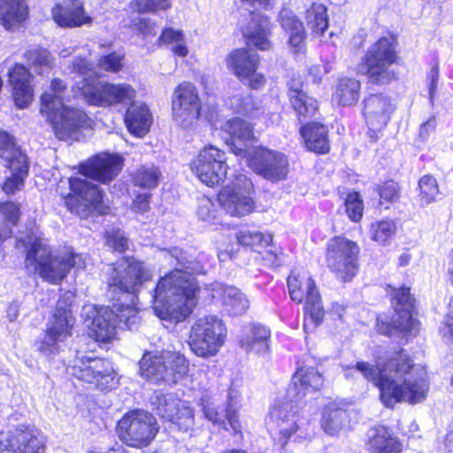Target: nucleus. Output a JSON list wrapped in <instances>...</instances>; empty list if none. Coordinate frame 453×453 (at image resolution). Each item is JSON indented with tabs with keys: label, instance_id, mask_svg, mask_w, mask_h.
Segmentation results:
<instances>
[{
	"label": "nucleus",
	"instance_id": "obj_36",
	"mask_svg": "<svg viewBox=\"0 0 453 453\" xmlns=\"http://www.w3.org/2000/svg\"><path fill=\"white\" fill-rule=\"evenodd\" d=\"M125 122L131 134L142 137L150 130L152 115L145 104L133 103L127 110Z\"/></svg>",
	"mask_w": 453,
	"mask_h": 453
},
{
	"label": "nucleus",
	"instance_id": "obj_40",
	"mask_svg": "<svg viewBox=\"0 0 453 453\" xmlns=\"http://www.w3.org/2000/svg\"><path fill=\"white\" fill-rule=\"evenodd\" d=\"M219 291H220L224 308L231 316L242 315L249 309L250 301L239 288L220 285Z\"/></svg>",
	"mask_w": 453,
	"mask_h": 453
},
{
	"label": "nucleus",
	"instance_id": "obj_37",
	"mask_svg": "<svg viewBox=\"0 0 453 453\" xmlns=\"http://www.w3.org/2000/svg\"><path fill=\"white\" fill-rule=\"evenodd\" d=\"M25 0H1L0 23L6 30L18 27L27 17Z\"/></svg>",
	"mask_w": 453,
	"mask_h": 453
},
{
	"label": "nucleus",
	"instance_id": "obj_12",
	"mask_svg": "<svg viewBox=\"0 0 453 453\" xmlns=\"http://www.w3.org/2000/svg\"><path fill=\"white\" fill-rule=\"evenodd\" d=\"M67 373L87 383L95 384L102 391L116 388L119 379L111 363L104 358L83 356L77 351L73 365L66 368Z\"/></svg>",
	"mask_w": 453,
	"mask_h": 453
},
{
	"label": "nucleus",
	"instance_id": "obj_54",
	"mask_svg": "<svg viewBox=\"0 0 453 453\" xmlns=\"http://www.w3.org/2000/svg\"><path fill=\"white\" fill-rule=\"evenodd\" d=\"M26 60L35 68L51 67L52 57L51 54L43 48L35 47L25 53Z\"/></svg>",
	"mask_w": 453,
	"mask_h": 453
},
{
	"label": "nucleus",
	"instance_id": "obj_22",
	"mask_svg": "<svg viewBox=\"0 0 453 453\" xmlns=\"http://www.w3.org/2000/svg\"><path fill=\"white\" fill-rule=\"evenodd\" d=\"M201 103L196 87L189 82L180 83L173 96V117L180 127L187 128L199 118Z\"/></svg>",
	"mask_w": 453,
	"mask_h": 453
},
{
	"label": "nucleus",
	"instance_id": "obj_57",
	"mask_svg": "<svg viewBox=\"0 0 453 453\" xmlns=\"http://www.w3.org/2000/svg\"><path fill=\"white\" fill-rule=\"evenodd\" d=\"M217 210L214 203L208 197L203 196L198 200L197 216L208 222H213L217 218Z\"/></svg>",
	"mask_w": 453,
	"mask_h": 453
},
{
	"label": "nucleus",
	"instance_id": "obj_10",
	"mask_svg": "<svg viewBox=\"0 0 453 453\" xmlns=\"http://www.w3.org/2000/svg\"><path fill=\"white\" fill-rule=\"evenodd\" d=\"M111 276L109 278V292L119 293L123 296H130L134 303V294L151 281L150 270L142 262L131 257L122 258L112 266L109 267Z\"/></svg>",
	"mask_w": 453,
	"mask_h": 453
},
{
	"label": "nucleus",
	"instance_id": "obj_45",
	"mask_svg": "<svg viewBox=\"0 0 453 453\" xmlns=\"http://www.w3.org/2000/svg\"><path fill=\"white\" fill-rule=\"evenodd\" d=\"M229 104L234 111L250 118H258L264 113L259 103L250 94L235 95L230 98Z\"/></svg>",
	"mask_w": 453,
	"mask_h": 453
},
{
	"label": "nucleus",
	"instance_id": "obj_30",
	"mask_svg": "<svg viewBox=\"0 0 453 453\" xmlns=\"http://www.w3.org/2000/svg\"><path fill=\"white\" fill-rule=\"evenodd\" d=\"M54 21L63 27H80L91 22V18L85 14L81 0H69L57 4L51 10Z\"/></svg>",
	"mask_w": 453,
	"mask_h": 453
},
{
	"label": "nucleus",
	"instance_id": "obj_19",
	"mask_svg": "<svg viewBox=\"0 0 453 453\" xmlns=\"http://www.w3.org/2000/svg\"><path fill=\"white\" fill-rule=\"evenodd\" d=\"M252 183L244 174H237L234 180L226 185L218 195L222 209L231 216L242 217L254 209V202L250 196Z\"/></svg>",
	"mask_w": 453,
	"mask_h": 453
},
{
	"label": "nucleus",
	"instance_id": "obj_31",
	"mask_svg": "<svg viewBox=\"0 0 453 453\" xmlns=\"http://www.w3.org/2000/svg\"><path fill=\"white\" fill-rule=\"evenodd\" d=\"M366 447L371 453H401L402 445L386 426H375L366 434Z\"/></svg>",
	"mask_w": 453,
	"mask_h": 453
},
{
	"label": "nucleus",
	"instance_id": "obj_16",
	"mask_svg": "<svg viewBox=\"0 0 453 453\" xmlns=\"http://www.w3.org/2000/svg\"><path fill=\"white\" fill-rule=\"evenodd\" d=\"M158 432L156 418L148 411H133L126 414L118 424L119 439L130 447L148 446Z\"/></svg>",
	"mask_w": 453,
	"mask_h": 453
},
{
	"label": "nucleus",
	"instance_id": "obj_32",
	"mask_svg": "<svg viewBox=\"0 0 453 453\" xmlns=\"http://www.w3.org/2000/svg\"><path fill=\"white\" fill-rule=\"evenodd\" d=\"M223 129L231 137V143H228L230 150L236 156L245 157L247 150L242 142L254 139L252 125L240 118H233L227 120Z\"/></svg>",
	"mask_w": 453,
	"mask_h": 453
},
{
	"label": "nucleus",
	"instance_id": "obj_60",
	"mask_svg": "<svg viewBox=\"0 0 453 453\" xmlns=\"http://www.w3.org/2000/svg\"><path fill=\"white\" fill-rule=\"evenodd\" d=\"M440 334L447 343H453V312L445 317L440 326Z\"/></svg>",
	"mask_w": 453,
	"mask_h": 453
},
{
	"label": "nucleus",
	"instance_id": "obj_51",
	"mask_svg": "<svg viewBox=\"0 0 453 453\" xmlns=\"http://www.w3.org/2000/svg\"><path fill=\"white\" fill-rule=\"evenodd\" d=\"M418 188L422 205L434 202L439 194L437 180L432 175H424L418 181Z\"/></svg>",
	"mask_w": 453,
	"mask_h": 453
},
{
	"label": "nucleus",
	"instance_id": "obj_25",
	"mask_svg": "<svg viewBox=\"0 0 453 453\" xmlns=\"http://www.w3.org/2000/svg\"><path fill=\"white\" fill-rule=\"evenodd\" d=\"M250 164L257 174L272 181L283 180L288 174V161L280 152L267 149L257 150Z\"/></svg>",
	"mask_w": 453,
	"mask_h": 453
},
{
	"label": "nucleus",
	"instance_id": "obj_17",
	"mask_svg": "<svg viewBox=\"0 0 453 453\" xmlns=\"http://www.w3.org/2000/svg\"><path fill=\"white\" fill-rule=\"evenodd\" d=\"M71 191L76 196L66 200L68 209L81 218H87L95 212L106 214L109 207L104 204V194L98 186L86 179L73 177L69 179Z\"/></svg>",
	"mask_w": 453,
	"mask_h": 453
},
{
	"label": "nucleus",
	"instance_id": "obj_55",
	"mask_svg": "<svg viewBox=\"0 0 453 453\" xmlns=\"http://www.w3.org/2000/svg\"><path fill=\"white\" fill-rule=\"evenodd\" d=\"M345 210L350 220L358 222L363 217L364 204L358 193H349L345 200Z\"/></svg>",
	"mask_w": 453,
	"mask_h": 453
},
{
	"label": "nucleus",
	"instance_id": "obj_46",
	"mask_svg": "<svg viewBox=\"0 0 453 453\" xmlns=\"http://www.w3.org/2000/svg\"><path fill=\"white\" fill-rule=\"evenodd\" d=\"M160 45H172L171 50L178 57L185 58L188 54L182 31L173 27L165 28L158 37Z\"/></svg>",
	"mask_w": 453,
	"mask_h": 453
},
{
	"label": "nucleus",
	"instance_id": "obj_53",
	"mask_svg": "<svg viewBox=\"0 0 453 453\" xmlns=\"http://www.w3.org/2000/svg\"><path fill=\"white\" fill-rule=\"evenodd\" d=\"M129 7L133 12L138 13L157 12L166 11L171 7L169 0H132Z\"/></svg>",
	"mask_w": 453,
	"mask_h": 453
},
{
	"label": "nucleus",
	"instance_id": "obj_11",
	"mask_svg": "<svg viewBox=\"0 0 453 453\" xmlns=\"http://www.w3.org/2000/svg\"><path fill=\"white\" fill-rule=\"evenodd\" d=\"M393 300L395 314L390 319L387 317L377 319L379 331L388 336L403 333L415 335L418 322L412 316L415 299L411 295L410 288L402 287L395 289Z\"/></svg>",
	"mask_w": 453,
	"mask_h": 453
},
{
	"label": "nucleus",
	"instance_id": "obj_27",
	"mask_svg": "<svg viewBox=\"0 0 453 453\" xmlns=\"http://www.w3.org/2000/svg\"><path fill=\"white\" fill-rule=\"evenodd\" d=\"M121 166L122 159L119 156L104 154L81 164L80 173L87 178L107 183L118 175Z\"/></svg>",
	"mask_w": 453,
	"mask_h": 453
},
{
	"label": "nucleus",
	"instance_id": "obj_56",
	"mask_svg": "<svg viewBox=\"0 0 453 453\" xmlns=\"http://www.w3.org/2000/svg\"><path fill=\"white\" fill-rule=\"evenodd\" d=\"M132 30L136 31L142 37H152L157 34V23L149 18H133L128 26Z\"/></svg>",
	"mask_w": 453,
	"mask_h": 453
},
{
	"label": "nucleus",
	"instance_id": "obj_3",
	"mask_svg": "<svg viewBox=\"0 0 453 453\" xmlns=\"http://www.w3.org/2000/svg\"><path fill=\"white\" fill-rule=\"evenodd\" d=\"M324 384L323 375L313 367H301L293 375L287 397L289 402L273 405L267 425L274 440L281 449L287 445L291 435L300 428L296 408L293 403H300L308 395L320 390Z\"/></svg>",
	"mask_w": 453,
	"mask_h": 453
},
{
	"label": "nucleus",
	"instance_id": "obj_28",
	"mask_svg": "<svg viewBox=\"0 0 453 453\" xmlns=\"http://www.w3.org/2000/svg\"><path fill=\"white\" fill-rule=\"evenodd\" d=\"M363 114L370 130L384 127L395 108L390 97L383 94H372L365 98Z\"/></svg>",
	"mask_w": 453,
	"mask_h": 453
},
{
	"label": "nucleus",
	"instance_id": "obj_9",
	"mask_svg": "<svg viewBox=\"0 0 453 453\" xmlns=\"http://www.w3.org/2000/svg\"><path fill=\"white\" fill-rule=\"evenodd\" d=\"M0 164L10 173L2 187L3 190L6 194H14L21 189L28 176L29 160L17 145L15 137L4 130H0Z\"/></svg>",
	"mask_w": 453,
	"mask_h": 453
},
{
	"label": "nucleus",
	"instance_id": "obj_2",
	"mask_svg": "<svg viewBox=\"0 0 453 453\" xmlns=\"http://www.w3.org/2000/svg\"><path fill=\"white\" fill-rule=\"evenodd\" d=\"M162 254L165 258L174 259L179 267L162 277L148 294L158 318L179 323L185 320L196 305L199 288L190 272H203V266L188 260L183 250L176 247Z\"/></svg>",
	"mask_w": 453,
	"mask_h": 453
},
{
	"label": "nucleus",
	"instance_id": "obj_49",
	"mask_svg": "<svg viewBox=\"0 0 453 453\" xmlns=\"http://www.w3.org/2000/svg\"><path fill=\"white\" fill-rule=\"evenodd\" d=\"M372 239L380 244H386L395 234L394 220L385 219L371 224Z\"/></svg>",
	"mask_w": 453,
	"mask_h": 453
},
{
	"label": "nucleus",
	"instance_id": "obj_63",
	"mask_svg": "<svg viewBox=\"0 0 453 453\" xmlns=\"http://www.w3.org/2000/svg\"><path fill=\"white\" fill-rule=\"evenodd\" d=\"M150 198L149 194H140L136 196L134 201V209L136 212L144 213L150 209Z\"/></svg>",
	"mask_w": 453,
	"mask_h": 453
},
{
	"label": "nucleus",
	"instance_id": "obj_15",
	"mask_svg": "<svg viewBox=\"0 0 453 453\" xmlns=\"http://www.w3.org/2000/svg\"><path fill=\"white\" fill-rule=\"evenodd\" d=\"M358 245L345 237L332 238L326 248V261L329 271L342 281H349L358 270Z\"/></svg>",
	"mask_w": 453,
	"mask_h": 453
},
{
	"label": "nucleus",
	"instance_id": "obj_38",
	"mask_svg": "<svg viewBox=\"0 0 453 453\" xmlns=\"http://www.w3.org/2000/svg\"><path fill=\"white\" fill-rule=\"evenodd\" d=\"M300 132L309 150L319 154H326L329 151L328 130L326 126L311 122L303 126Z\"/></svg>",
	"mask_w": 453,
	"mask_h": 453
},
{
	"label": "nucleus",
	"instance_id": "obj_35",
	"mask_svg": "<svg viewBox=\"0 0 453 453\" xmlns=\"http://www.w3.org/2000/svg\"><path fill=\"white\" fill-rule=\"evenodd\" d=\"M270 336L271 331L267 326L253 324L245 328L240 344L247 352L265 355L270 349Z\"/></svg>",
	"mask_w": 453,
	"mask_h": 453
},
{
	"label": "nucleus",
	"instance_id": "obj_20",
	"mask_svg": "<svg viewBox=\"0 0 453 453\" xmlns=\"http://www.w3.org/2000/svg\"><path fill=\"white\" fill-rule=\"evenodd\" d=\"M241 403V393L234 388H230L227 393V401L225 411H219V406L208 397L201 399V406L204 417L214 426L228 430L230 426L235 435L242 437V425L239 421L238 411Z\"/></svg>",
	"mask_w": 453,
	"mask_h": 453
},
{
	"label": "nucleus",
	"instance_id": "obj_48",
	"mask_svg": "<svg viewBox=\"0 0 453 453\" xmlns=\"http://www.w3.org/2000/svg\"><path fill=\"white\" fill-rule=\"evenodd\" d=\"M161 172L154 165H142L134 177L135 186L142 188L152 189L157 187Z\"/></svg>",
	"mask_w": 453,
	"mask_h": 453
},
{
	"label": "nucleus",
	"instance_id": "obj_64",
	"mask_svg": "<svg viewBox=\"0 0 453 453\" xmlns=\"http://www.w3.org/2000/svg\"><path fill=\"white\" fill-rule=\"evenodd\" d=\"M248 81L249 86L252 89H259L264 87L265 83V76L259 73H257V70H254L248 77L244 79L243 81Z\"/></svg>",
	"mask_w": 453,
	"mask_h": 453
},
{
	"label": "nucleus",
	"instance_id": "obj_50",
	"mask_svg": "<svg viewBox=\"0 0 453 453\" xmlns=\"http://www.w3.org/2000/svg\"><path fill=\"white\" fill-rule=\"evenodd\" d=\"M239 244L246 247L269 245L273 241L270 234H263L256 230L242 229L235 234Z\"/></svg>",
	"mask_w": 453,
	"mask_h": 453
},
{
	"label": "nucleus",
	"instance_id": "obj_33",
	"mask_svg": "<svg viewBox=\"0 0 453 453\" xmlns=\"http://www.w3.org/2000/svg\"><path fill=\"white\" fill-rule=\"evenodd\" d=\"M251 19L243 32L249 44L260 50H267L272 44L269 40L271 35V24L267 17L250 11Z\"/></svg>",
	"mask_w": 453,
	"mask_h": 453
},
{
	"label": "nucleus",
	"instance_id": "obj_52",
	"mask_svg": "<svg viewBox=\"0 0 453 453\" xmlns=\"http://www.w3.org/2000/svg\"><path fill=\"white\" fill-rule=\"evenodd\" d=\"M19 207L13 202H5L0 204V218L5 220V227L3 233H0V238L5 239L11 234V226L17 224L19 219Z\"/></svg>",
	"mask_w": 453,
	"mask_h": 453
},
{
	"label": "nucleus",
	"instance_id": "obj_14",
	"mask_svg": "<svg viewBox=\"0 0 453 453\" xmlns=\"http://www.w3.org/2000/svg\"><path fill=\"white\" fill-rule=\"evenodd\" d=\"M73 325V318L71 311L66 308L65 303L62 305V301L59 300L46 330L35 342V350L47 358L57 356L65 341L71 336Z\"/></svg>",
	"mask_w": 453,
	"mask_h": 453
},
{
	"label": "nucleus",
	"instance_id": "obj_34",
	"mask_svg": "<svg viewBox=\"0 0 453 453\" xmlns=\"http://www.w3.org/2000/svg\"><path fill=\"white\" fill-rule=\"evenodd\" d=\"M226 63L229 70L244 81L254 70L257 69L259 57L252 50L237 49L226 57Z\"/></svg>",
	"mask_w": 453,
	"mask_h": 453
},
{
	"label": "nucleus",
	"instance_id": "obj_41",
	"mask_svg": "<svg viewBox=\"0 0 453 453\" xmlns=\"http://www.w3.org/2000/svg\"><path fill=\"white\" fill-rule=\"evenodd\" d=\"M360 87L359 81L342 77L338 81L333 98L340 105L355 104L359 99Z\"/></svg>",
	"mask_w": 453,
	"mask_h": 453
},
{
	"label": "nucleus",
	"instance_id": "obj_26",
	"mask_svg": "<svg viewBox=\"0 0 453 453\" xmlns=\"http://www.w3.org/2000/svg\"><path fill=\"white\" fill-rule=\"evenodd\" d=\"M156 412L162 418L170 421L180 430L188 431L194 425L193 410L185 402L173 395L157 397Z\"/></svg>",
	"mask_w": 453,
	"mask_h": 453
},
{
	"label": "nucleus",
	"instance_id": "obj_29",
	"mask_svg": "<svg viewBox=\"0 0 453 453\" xmlns=\"http://www.w3.org/2000/svg\"><path fill=\"white\" fill-rule=\"evenodd\" d=\"M8 78L16 106L19 109L27 108L34 98L32 73L23 65L16 64L8 72Z\"/></svg>",
	"mask_w": 453,
	"mask_h": 453
},
{
	"label": "nucleus",
	"instance_id": "obj_61",
	"mask_svg": "<svg viewBox=\"0 0 453 453\" xmlns=\"http://www.w3.org/2000/svg\"><path fill=\"white\" fill-rule=\"evenodd\" d=\"M108 243L115 251L122 253L128 249L129 241L123 234L117 233L109 239Z\"/></svg>",
	"mask_w": 453,
	"mask_h": 453
},
{
	"label": "nucleus",
	"instance_id": "obj_58",
	"mask_svg": "<svg viewBox=\"0 0 453 453\" xmlns=\"http://www.w3.org/2000/svg\"><path fill=\"white\" fill-rule=\"evenodd\" d=\"M123 58L124 55L113 52L102 57L98 65L104 71L117 73L123 67Z\"/></svg>",
	"mask_w": 453,
	"mask_h": 453
},
{
	"label": "nucleus",
	"instance_id": "obj_42",
	"mask_svg": "<svg viewBox=\"0 0 453 453\" xmlns=\"http://www.w3.org/2000/svg\"><path fill=\"white\" fill-rule=\"evenodd\" d=\"M121 299L122 297H118L117 302L113 303L110 309L117 319V326L121 327L123 325L127 329L133 330L140 321L138 311L134 305L125 304Z\"/></svg>",
	"mask_w": 453,
	"mask_h": 453
},
{
	"label": "nucleus",
	"instance_id": "obj_5",
	"mask_svg": "<svg viewBox=\"0 0 453 453\" xmlns=\"http://www.w3.org/2000/svg\"><path fill=\"white\" fill-rule=\"evenodd\" d=\"M66 84L60 79L51 81L49 91L41 97V113L51 124L56 136L64 141L78 140L79 132L90 126L87 114L65 104Z\"/></svg>",
	"mask_w": 453,
	"mask_h": 453
},
{
	"label": "nucleus",
	"instance_id": "obj_21",
	"mask_svg": "<svg viewBox=\"0 0 453 453\" xmlns=\"http://www.w3.org/2000/svg\"><path fill=\"white\" fill-rule=\"evenodd\" d=\"M288 288L293 301L302 303L305 300L304 308L311 319L315 324L321 322L324 317V310L315 281L305 273L296 275L292 273L288 278Z\"/></svg>",
	"mask_w": 453,
	"mask_h": 453
},
{
	"label": "nucleus",
	"instance_id": "obj_62",
	"mask_svg": "<svg viewBox=\"0 0 453 453\" xmlns=\"http://www.w3.org/2000/svg\"><path fill=\"white\" fill-rule=\"evenodd\" d=\"M242 3V6L245 7L247 10L250 8H254L255 10L258 9H268L272 7L275 0H240Z\"/></svg>",
	"mask_w": 453,
	"mask_h": 453
},
{
	"label": "nucleus",
	"instance_id": "obj_7",
	"mask_svg": "<svg viewBox=\"0 0 453 453\" xmlns=\"http://www.w3.org/2000/svg\"><path fill=\"white\" fill-rule=\"evenodd\" d=\"M188 372V362L178 352H146L139 362V373L154 383L175 384Z\"/></svg>",
	"mask_w": 453,
	"mask_h": 453
},
{
	"label": "nucleus",
	"instance_id": "obj_47",
	"mask_svg": "<svg viewBox=\"0 0 453 453\" xmlns=\"http://www.w3.org/2000/svg\"><path fill=\"white\" fill-rule=\"evenodd\" d=\"M346 418L343 409L328 407L323 413L321 426L326 434L333 435L342 428Z\"/></svg>",
	"mask_w": 453,
	"mask_h": 453
},
{
	"label": "nucleus",
	"instance_id": "obj_6",
	"mask_svg": "<svg viewBox=\"0 0 453 453\" xmlns=\"http://www.w3.org/2000/svg\"><path fill=\"white\" fill-rule=\"evenodd\" d=\"M71 73L75 74L74 79H80L75 86L89 104L107 107L128 104L136 96L134 88L129 84L99 81L93 65L85 58H79L73 61Z\"/></svg>",
	"mask_w": 453,
	"mask_h": 453
},
{
	"label": "nucleus",
	"instance_id": "obj_8",
	"mask_svg": "<svg viewBox=\"0 0 453 453\" xmlns=\"http://www.w3.org/2000/svg\"><path fill=\"white\" fill-rule=\"evenodd\" d=\"M396 60L394 40L382 37L370 46L358 65L370 83L383 85L395 79L392 65Z\"/></svg>",
	"mask_w": 453,
	"mask_h": 453
},
{
	"label": "nucleus",
	"instance_id": "obj_59",
	"mask_svg": "<svg viewBox=\"0 0 453 453\" xmlns=\"http://www.w3.org/2000/svg\"><path fill=\"white\" fill-rule=\"evenodd\" d=\"M379 194L381 200L395 203L400 197V188L396 182L388 180L379 188Z\"/></svg>",
	"mask_w": 453,
	"mask_h": 453
},
{
	"label": "nucleus",
	"instance_id": "obj_24",
	"mask_svg": "<svg viewBox=\"0 0 453 453\" xmlns=\"http://www.w3.org/2000/svg\"><path fill=\"white\" fill-rule=\"evenodd\" d=\"M41 440L24 424L8 433L0 432V453H43Z\"/></svg>",
	"mask_w": 453,
	"mask_h": 453
},
{
	"label": "nucleus",
	"instance_id": "obj_13",
	"mask_svg": "<svg viewBox=\"0 0 453 453\" xmlns=\"http://www.w3.org/2000/svg\"><path fill=\"white\" fill-rule=\"evenodd\" d=\"M226 328L217 316L198 319L192 326L188 344L198 357L215 356L225 342Z\"/></svg>",
	"mask_w": 453,
	"mask_h": 453
},
{
	"label": "nucleus",
	"instance_id": "obj_39",
	"mask_svg": "<svg viewBox=\"0 0 453 453\" xmlns=\"http://www.w3.org/2000/svg\"><path fill=\"white\" fill-rule=\"evenodd\" d=\"M279 20L283 30L288 35V43L296 52L302 51L306 37L303 23L295 14L283 9L279 14Z\"/></svg>",
	"mask_w": 453,
	"mask_h": 453
},
{
	"label": "nucleus",
	"instance_id": "obj_44",
	"mask_svg": "<svg viewBox=\"0 0 453 453\" xmlns=\"http://www.w3.org/2000/svg\"><path fill=\"white\" fill-rule=\"evenodd\" d=\"M289 101L298 114L300 121H302V118L305 119L312 117L318 110L317 101L308 96L304 91H297L292 88Z\"/></svg>",
	"mask_w": 453,
	"mask_h": 453
},
{
	"label": "nucleus",
	"instance_id": "obj_43",
	"mask_svg": "<svg viewBox=\"0 0 453 453\" xmlns=\"http://www.w3.org/2000/svg\"><path fill=\"white\" fill-rule=\"evenodd\" d=\"M305 19L314 35L321 36L328 27L326 8L322 4H312L306 11Z\"/></svg>",
	"mask_w": 453,
	"mask_h": 453
},
{
	"label": "nucleus",
	"instance_id": "obj_23",
	"mask_svg": "<svg viewBox=\"0 0 453 453\" xmlns=\"http://www.w3.org/2000/svg\"><path fill=\"white\" fill-rule=\"evenodd\" d=\"M81 315L90 330L89 335L96 341L108 342L115 337L117 319L110 306L87 304L83 306Z\"/></svg>",
	"mask_w": 453,
	"mask_h": 453
},
{
	"label": "nucleus",
	"instance_id": "obj_4",
	"mask_svg": "<svg viewBox=\"0 0 453 453\" xmlns=\"http://www.w3.org/2000/svg\"><path fill=\"white\" fill-rule=\"evenodd\" d=\"M18 249L27 251L26 266H32L45 281L59 284L69 273L71 268L82 269L86 265V257L71 250L53 254L48 242L37 236L27 235L16 242Z\"/></svg>",
	"mask_w": 453,
	"mask_h": 453
},
{
	"label": "nucleus",
	"instance_id": "obj_1",
	"mask_svg": "<svg viewBox=\"0 0 453 453\" xmlns=\"http://www.w3.org/2000/svg\"><path fill=\"white\" fill-rule=\"evenodd\" d=\"M354 372H360L380 388V400L388 408L403 402L422 403L429 391L426 372L415 365L403 349L395 352L384 365L378 364L376 367L367 362H357L349 368L345 376L349 378Z\"/></svg>",
	"mask_w": 453,
	"mask_h": 453
},
{
	"label": "nucleus",
	"instance_id": "obj_18",
	"mask_svg": "<svg viewBox=\"0 0 453 453\" xmlns=\"http://www.w3.org/2000/svg\"><path fill=\"white\" fill-rule=\"evenodd\" d=\"M226 153L213 145L205 146L191 164V170L208 187L222 184L227 173Z\"/></svg>",
	"mask_w": 453,
	"mask_h": 453
}]
</instances>
